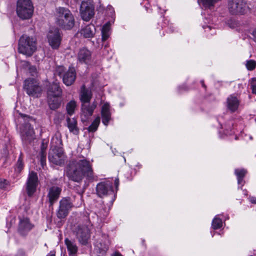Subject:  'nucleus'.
<instances>
[{"label":"nucleus","mask_w":256,"mask_h":256,"mask_svg":"<svg viewBox=\"0 0 256 256\" xmlns=\"http://www.w3.org/2000/svg\"><path fill=\"white\" fill-rule=\"evenodd\" d=\"M66 174L70 180L77 182H82L84 178L88 180L94 178L92 166L84 158L70 162L66 168Z\"/></svg>","instance_id":"f257e3e1"},{"label":"nucleus","mask_w":256,"mask_h":256,"mask_svg":"<svg viewBox=\"0 0 256 256\" xmlns=\"http://www.w3.org/2000/svg\"><path fill=\"white\" fill-rule=\"evenodd\" d=\"M56 22L64 30H71L74 26L75 20L72 12L67 8L58 7L56 9Z\"/></svg>","instance_id":"f03ea898"},{"label":"nucleus","mask_w":256,"mask_h":256,"mask_svg":"<svg viewBox=\"0 0 256 256\" xmlns=\"http://www.w3.org/2000/svg\"><path fill=\"white\" fill-rule=\"evenodd\" d=\"M37 48V42L34 37L23 34L18 42V51L20 53L26 56H32Z\"/></svg>","instance_id":"7ed1b4c3"},{"label":"nucleus","mask_w":256,"mask_h":256,"mask_svg":"<svg viewBox=\"0 0 256 256\" xmlns=\"http://www.w3.org/2000/svg\"><path fill=\"white\" fill-rule=\"evenodd\" d=\"M16 12L18 16L22 20L30 18L34 12V6L30 0H18Z\"/></svg>","instance_id":"20e7f679"},{"label":"nucleus","mask_w":256,"mask_h":256,"mask_svg":"<svg viewBox=\"0 0 256 256\" xmlns=\"http://www.w3.org/2000/svg\"><path fill=\"white\" fill-rule=\"evenodd\" d=\"M72 206L70 198H63L60 201L59 207L56 212L57 218L60 220L57 223V226L58 227H60L62 225L64 220L68 216Z\"/></svg>","instance_id":"39448f33"},{"label":"nucleus","mask_w":256,"mask_h":256,"mask_svg":"<svg viewBox=\"0 0 256 256\" xmlns=\"http://www.w3.org/2000/svg\"><path fill=\"white\" fill-rule=\"evenodd\" d=\"M23 88L29 96L33 98H38L42 94V88L39 82L34 78L26 80Z\"/></svg>","instance_id":"423d86ee"},{"label":"nucleus","mask_w":256,"mask_h":256,"mask_svg":"<svg viewBox=\"0 0 256 256\" xmlns=\"http://www.w3.org/2000/svg\"><path fill=\"white\" fill-rule=\"evenodd\" d=\"M96 194L100 198L108 196L110 197V202L112 204L115 200L112 182H103L98 183L96 187Z\"/></svg>","instance_id":"0eeeda50"},{"label":"nucleus","mask_w":256,"mask_h":256,"mask_svg":"<svg viewBox=\"0 0 256 256\" xmlns=\"http://www.w3.org/2000/svg\"><path fill=\"white\" fill-rule=\"evenodd\" d=\"M228 9L232 14L242 15L246 14L249 8L244 0H229Z\"/></svg>","instance_id":"6e6552de"},{"label":"nucleus","mask_w":256,"mask_h":256,"mask_svg":"<svg viewBox=\"0 0 256 256\" xmlns=\"http://www.w3.org/2000/svg\"><path fill=\"white\" fill-rule=\"evenodd\" d=\"M48 158L50 162L56 165L63 164L65 160V155L62 147L54 146L50 150Z\"/></svg>","instance_id":"1a4fd4ad"},{"label":"nucleus","mask_w":256,"mask_h":256,"mask_svg":"<svg viewBox=\"0 0 256 256\" xmlns=\"http://www.w3.org/2000/svg\"><path fill=\"white\" fill-rule=\"evenodd\" d=\"M38 176L37 173L34 171L29 172L26 184V190L28 196L32 197L36 192L38 186Z\"/></svg>","instance_id":"9d476101"},{"label":"nucleus","mask_w":256,"mask_h":256,"mask_svg":"<svg viewBox=\"0 0 256 256\" xmlns=\"http://www.w3.org/2000/svg\"><path fill=\"white\" fill-rule=\"evenodd\" d=\"M75 232L79 242L83 245H86L90 238V229L88 226L78 225L76 228Z\"/></svg>","instance_id":"9b49d317"},{"label":"nucleus","mask_w":256,"mask_h":256,"mask_svg":"<svg viewBox=\"0 0 256 256\" xmlns=\"http://www.w3.org/2000/svg\"><path fill=\"white\" fill-rule=\"evenodd\" d=\"M80 14L82 19L88 22L92 18L94 14V7L88 2H82L80 8Z\"/></svg>","instance_id":"f8f14e48"},{"label":"nucleus","mask_w":256,"mask_h":256,"mask_svg":"<svg viewBox=\"0 0 256 256\" xmlns=\"http://www.w3.org/2000/svg\"><path fill=\"white\" fill-rule=\"evenodd\" d=\"M47 38L50 45L53 48H57L59 47L61 42L59 29L55 28H51L48 32Z\"/></svg>","instance_id":"ddd939ff"},{"label":"nucleus","mask_w":256,"mask_h":256,"mask_svg":"<svg viewBox=\"0 0 256 256\" xmlns=\"http://www.w3.org/2000/svg\"><path fill=\"white\" fill-rule=\"evenodd\" d=\"M96 108V102L95 100L91 104L90 102L82 104L80 113L82 120H87L93 114Z\"/></svg>","instance_id":"4468645a"},{"label":"nucleus","mask_w":256,"mask_h":256,"mask_svg":"<svg viewBox=\"0 0 256 256\" xmlns=\"http://www.w3.org/2000/svg\"><path fill=\"white\" fill-rule=\"evenodd\" d=\"M22 138L26 144L30 143L35 138L33 128L30 124L27 123L24 126L22 131Z\"/></svg>","instance_id":"2eb2a0df"},{"label":"nucleus","mask_w":256,"mask_h":256,"mask_svg":"<svg viewBox=\"0 0 256 256\" xmlns=\"http://www.w3.org/2000/svg\"><path fill=\"white\" fill-rule=\"evenodd\" d=\"M34 228V224L30 222L28 218H20L18 232L22 236H26Z\"/></svg>","instance_id":"dca6fc26"},{"label":"nucleus","mask_w":256,"mask_h":256,"mask_svg":"<svg viewBox=\"0 0 256 256\" xmlns=\"http://www.w3.org/2000/svg\"><path fill=\"white\" fill-rule=\"evenodd\" d=\"M62 192V188L57 186H52L50 188L48 194V198L50 206H52L58 199Z\"/></svg>","instance_id":"f3484780"},{"label":"nucleus","mask_w":256,"mask_h":256,"mask_svg":"<svg viewBox=\"0 0 256 256\" xmlns=\"http://www.w3.org/2000/svg\"><path fill=\"white\" fill-rule=\"evenodd\" d=\"M63 82L67 86H71L75 81L76 72L74 68H70L62 76Z\"/></svg>","instance_id":"a211bd4d"},{"label":"nucleus","mask_w":256,"mask_h":256,"mask_svg":"<svg viewBox=\"0 0 256 256\" xmlns=\"http://www.w3.org/2000/svg\"><path fill=\"white\" fill-rule=\"evenodd\" d=\"M92 53L90 50L85 48L80 50L78 54V60L81 63L88 64L90 62Z\"/></svg>","instance_id":"6ab92c4d"},{"label":"nucleus","mask_w":256,"mask_h":256,"mask_svg":"<svg viewBox=\"0 0 256 256\" xmlns=\"http://www.w3.org/2000/svg\"><path fill=\"white\" fill-rule=\"evenodd\" d=\"M102 122L107 126L111 120V113L110 112V106L108 103H104L102 108L101 110Z\"/></svg>","instance_id":"aec40b11"},{"label":"nucleus","mask_w":256,"mask_h":256,"mask_svg":"<svg viewBox=\"0 0 256 256\" xmlns=\"http://www.w3.org/2000/svg\"><path fill=\"white\" fill-rule=\"evenodd\" d=\"M92 92L90 90L86 88L85 85H82L80 93V100L82 104L89 103L92 98Z\"/></svg>","instance_id":"412c9836"},{"label":"nucleus","mask_w":256,"mask_h":256,"mask_svg":"<svg viewBox=\"0 0 256 256\" xmlns=\"http://www.w3.org/2000/svg\"><path fill=\"white\" fill-rule=\"evenodd\" d=\"M62 90L60 86L59 82H53L50 84L47 90V95H51L54 96H61L62 95Z\"/></svg>","instance_id":"4be33fe9"},{"label":"nucleus","mask_w":256,"mask_h":256,"mask_svg":"<svg viewBox=\"0 0 256 256\" xmlns=\"http://www.w3.org/2000/svg\"><path fill=\"white\" fill-rule=\"evenodd\" d=\"M239 104V100L234 94H230L226 99L227 108L232 112L237 110Z\"/></svg>","instance_id":"5701e85b"},{"label":"nucleus","mask_w":256,"mask_h":256,"mask_svg":"<svg viewBox=\"0 0 256 256\" xmlns=\"http://www.w3.org/2000/svg\"><path fill=\"white\" fill-rule=\"evenodd\" d=\"M61 96H54L47 95L48 103L50 109L56 110L58 108L61 104Z\"/></svg>","instance_id":"b1692460"},{"label":"nucleus","mask_w":256,"mask_h":256,"mask_svg":"<svg viewBox=\"0 0 256 256\" xmlns=\"http://www.w3.org/2000/svg\"><path fill=\"white\" fill-rule=\"evenodd\" d=\"M64 244L66 246L69 256H77L78 248L74 241L70 240L68 238L64 240Z\"/></svg>","instance_id":"393cba45"},{"label":"nucleus","mask_w":256,"mask_h":256,"mask_svg":"<svg viewBox=\"0 0 256 256\" xmlns=\"http://www.w3.org/2000/svg\"><path fill=\"white\" fill-rule=\"evenodd\" d=\"M66 126L70 132L77 135L79 133V128L78 126L77 120L75 118L68 117L66 119Z\"/></svg>","instance_id":"a878e982"},{"label":"nucleus","mask_w":256,"mask_h":256,"mask_svg":"<svg viewBox=\"0 0 256 256\" xmlns=\"http://www.w3.org/2000/svg\"><path fill=\"white\" fill-rule=\"evenodd\" d=\"M96 28L93 24H88L81 30V34L86 38H92L95 34Z\"/></svg>","instance_id":"bb28decb"},{"label":"nucleus","mask_w":256,"mask_h":256,"mask_svg":"<svg viewBox=\"0 0 256 256\" xmlns=\"http://www.w3.org/2000/svg\"><path fill=\"white\" fill-rule=\"evenodd\" d=\"M247 172L244 169H236L234 174L236 176L238 179V184L244 185V178Z\"/></svg>","instance_id":"cd10ccee"},{"label":"nucleus","mask_w":256,"mask_h":256,"mask_svg":"<svg viewBox=\"0 0 256 256\" xmlns=\"http://www.w3.org/2000/svg\"><path fill=\"white\" fill-rule=\"evenodd\" d=\"M23 158H24V155L21 152L20 154V155L18 158L16 164L15 166V170L18 173H20L22 172V170H23L24 167V163L23 162Z\"/></svg>","instance_id":"c85d7f7f"},{"label":"nucleus","mask_w":256,"mask_h":256,"mask_svg":"<svg viewBox=\"0 0 256 256\" xmlns=\"http://www.w3.org/2000/svg\"><path fill=\"white\" fill-rule=\"evenodd\" d=\"M76 103L74 100H70L68 102L66 106V110L67 114L69 116L72 115L76 110Z\"/></svg>","instance_id":"c756f323"},{"label":"nucleus","mask_w":256,"mask_h":256,"mask_svg":"<svg viewBox=\"0 0 256 256\" xmlns=\"http://www.w3.org/2000/svg\"><path fill=\"white\" fill-rule=\"evenodd\" d=\"M100 117L98 116L92 122V124L88 127V130L90 132H96L100 123Z\"/></svg>","instance_id":"7c9ffc66"},{"label":"nucleus","mask_w":256,"mask_h":256,"mask_svg":"<svg viewBox=\"0 0 256 256\" xmlns=\"http://www.w3.org/2000/svg\"><path fill=\"white\" fill-rule=\"evenodd\" d=\"M102 40H106L109 37V26L108 24H105L102 28Z\"/></svg>","instance_id":"2f4dec72"},{"label":"nucleus","mask_w":256,"mask_h":256,"mask_svg":"<svg viewBox=\"0 0 256 256\" xmlns=\"http://www.w3.org/2000/svg\"><path fill=\"white\" fill-rule=\"evenodd\" d=\"M212 227L214 230L220 228L222 226V220L220 218H214L212 224Z\"/></svg>","instance_id":"473e14b6"},{"label":"nucleus","mask_w":256,"mask_h":256,"mask_svg":"<svg viewBox=\"0 0 256 256\" xmlns=\"http://www.w3.org/2000/svg\"><path fill=\"white\" fill-rule=\"evenodd\" d=\"M246 66L248 70H252L256 67V62L253 60H250L246 62Z\"/></svg>","instance_id":"72a5a7b5"},{"label":"nucleus","mask_w":256,"mask_h":256,"mask_svg":"<svg viewBox=\"0 0 256 256\" xmlns=\"http://www.w3.org/2000/svg\"><path fill=\"white\" fill-rule=\"evenodd\" d=\"M65 68L64 66H58L55 70V74L60 77H62L63 74L66 72Z\"/></svg>","instance_id":"f704fd0d"},{"label":"nucleus","mask_w":256,"mask_h":256,"mask_svg":"<svg viewBox=\"0 0 256 256\" xmlns=\"http://www.w3.org/2000/svg\"><path fill=\"white\" fill-rule=\"evenodd\" d=\"M64 118V115L60 112H56L54 119V122L56 124H59Z\"/></svg>","instance_id":"c9c22d12"},{"label":"nucleus","mask_w":256,"mask_h":256,"mask_svg":"<svg viewBox=\"0 0 256 256\" xmlns=\"http://www.w3.org/2000/svg\"><path fill=\"white\" fill-rule=\"evenodd\" d=\"M39 156L41 164L44 166L46 164V152H40Z\"/></svg>","instance_id":"e433bc0d"},{"label":"nucleus","mask_w":256,"mask_h":256,"mask_svg":"<svg viewBox=\"0 0 256 256\" xmlns=\"http://www.w3.org/2000/svg\"><path fill=\"white\" fill-rule=\"evenodd\" d=\"M250 87L252 90V92L256 94V78H254L250 80Z\"/></svg>","instance_id":"4c0bfd02"},{"label":"nucleus","mask_w":256,"mask_h":256,"mask_svg":"<svg viewBox=\"0 0 256 256\" xmlns=\"http://www.w3.org/2000/svg\"><path fill=\"white\" fill-rule=\"evenodd\" d=\"M21 116L24 118V120H28V121H30V120H33V118L30 116H28L24 114H20Z\"/></svg>","instance_id":"58836bf2"},{"label":"nucleus","mask_w":256,"mask_h":256,"mask_svg":"<svg viewBox=\"0 0 256 256\" xmlns=\"http://www.w3.org/2000/svg\"><path fill=\"white\" fill-rule=\"evenodd\" d=\"M6 182V180H2L0 179V188H2L4 186V184Z\"/></svg>","instance_id":"ea45409f"},{"label":"nucleus","mask_w":256,"mask_h":256,"mask_svg":"<svg viewBox=\"0 0 256 256\" xmlns=\"http://www.w3.org/2000/svg\"><path fill=\"white\" fill-rule=\"evenodd\" d=\"M16 256H26L25 252L22 250H20L18 252Z\"/></svg>","instance_id":"a19ab883"},{"label":"nucleus","mask_w":256,"mask_h":256,"mask_svg":"<svg viewBox=\"0 0 256 256\" xmlns=\"http://www.w3.org/2000/svg\"><path fill=\"white\" fill-rule=\"evenodd\" d=\"M46 146L44 142L41 145V150L40 152H46Z\"/></svg>","instance_id":"79ce46f5"},{"label":"nucleus","mask_w":256,"mask_h":256,"mask_svg":"<svg viewBox=\"0 0 256 256\" xmlns=\"http://www.w3.org/2000/svg\"><path fill=\"white\" fill-rule=\"evenodd\" d=\"M30 72H32V73L36 74V69L34 66H31L30 68Z\"/></svg>","instance_id":"37998d69"},{"label":"nucleus","mask_w":256,"mask_h":256,"mask_svg":"<svg viewBox=\"0 0 256 256\" xmlns=\"http://www.w3.org/2000/svg\"><path fill=\"white\" fill-rule=\"evenodd\" d=\"M47 256H56V252L55 251L50 252L47 255Z\"/></svg>","instance_id":"c03bdc74"},{"label":"nucleus","mask_w":256,"mask_h":256,"mask_svg":"<svg viewBox=\"0 0 256 256\" xmlns=\"http://www.w3.org/2000/svg\"><path fill=\"white\" fill-rule=\"evenodd\" d=\"M119 184V180L118 179L116 178L114 180V184L116 185V186L117 188Z\"/></svg>","instance_id":"a18cd8bd"},{"label":"nucleus","mask_w":256,"mask_h":256,"mask_svg":"<svg viewBox=\"0 0 256 256\" xmlns=\"http://www.w3.org/2000/svg\"><path fill=\"white\" fill-rule=\"evenodd\" d=\"M250 202L253 204H256V198H252L250 200Z\"/></svg>","instance_id":"49530a36"},{"label":"nucleus","mask_w":256,"mask_h":256,"mask_svg":"<svg viewBox=\"0 0 256 256\" xmlns=\"http://www.w3.org/2000/svg\"><path fill=\"white\" fill-rule=\"evenodd\" d=\"M102 250L106 252L108 249V247L106 246H105L104 248H102Z\"/></svg>","instance_id":"de8ad7c7"},{"label":"nucleus","mask_w":256,"mask_h":256,"mask_svg":"<svg viewBox=\"0 0 256 256\" xmlns=\"http://www.w3.org/2000/svg\"><path fill=\"white\" fill-rule=\"evenodd\" d=\"M112 256H122L119 252H115Z\"/></svg>","instance_id":"09e8293b"},{"label":"nucleus","mask_w":256,"mask_h":256,"mask_svg":"<svg viewBox=\"0 0 256 256\" xmlns=\"http://www.w3.org/2000/svg\"><path fill=\"white\" fill-rule=\"evenodd\" d=\"M200 82H201V84H202V86L204 88H206V85L204 84V80H201V81H200Z\"/></svg>","instance_id":"8fccbe9b"},{"label":"nucleus","mask_w":256,"mask_h":256,"mask_svg":"<svg viewBox=\"0 0 256 256\" xmlns=\"http://www.w3.org/2000/svg\"><path fill=\"white\" fill-rule=\"evenodd\" d=\"M252 34H253L254 36V38H256V29L254 30Z\"/></svg>","instance_id":"3c124183"},{"label":"nucleus","mask_w":256,"mask_h":256,"mask_svg":"<svg viewBox=\"0 0 256 256\" xmlns=\"http://www.w3.org/2000/svg\"><path fill=\"white\" fill-rule=\"evenodd\" d=\"M242 86V84H238V86H239V87L241 86Z\"/></svg>","instance_id":"603ef678"},{"label":"nucleus","mask_w":256,"mask_h":256,"mask_svg":"<svg viewBox=\"0 0 256 256\" xmlns=\"http://www.w3.org/2000/svg\"><path fill=\"white\" fill-rule=\"evenodd\" d=\"M252 256V255H251V256Z\"/></svg>","instance_id":"864d4df0"}]
</instances>
